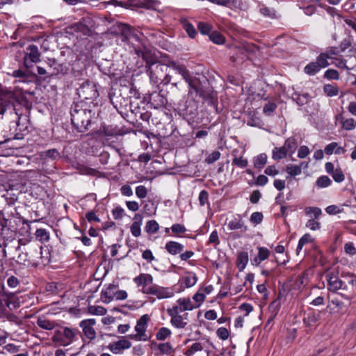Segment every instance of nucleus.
<instances>
[{"label":"nucleus","instance_id":"obj_34","mask_svg":"<svg viewBox=\"0 0 356 356\" xmlns=\"http://www.w3.org/2000/svg\"><path fill=\"white\" fill-rule=\"evenodd\" d=\"M175 70L181 74L186 82L190 83L191 76L188 70L184 65H175Z\"/></svg>","mask_w":356,"mask_h":356},{"label":"nucleus","instance_id":"obj_61","mask_svg":"<svg viewBox=\"0 0 356 356\" xmlns=\"http://www.w3.org/2000/svg\"><path fill=\"white\" fill-rule=\"evenodd\" d=\"M259 11L264 16H266V17H273L274 15L273 10H271L270 8H269L264 5L260 6Z\"/></svg>","mask_w":356,"mask_h":356},{"label":"nucleus","instance_id":"obj_28","mask_svg":"<svg viewBox=\"0 0 356 356\" xmlns=\"http://www.w3.org/2000/svg\"><path fill=\"white\" fill-rule=\"evenodd\" d=\"M321 67L318 65L317 62H312L307 65L305 68L304 71L306 74L309 75H314L317 72H318L321 70Z\"/></svg>","mask_w":356,"mask_h":356},{"label":"nucleus","instance_id":"obj_30","mask_svg":"<svg viewBox=\"0 0 356 356\" xmlns=\"http://www.w3.org/2000/svg\"><path fill=\"white\" fill-rule=\"evenodd\" d=\"M331 58V56L328 53H322L316 58V62L321 68L327 67L330 63L328 59Z\"/></svg>","mask_w":356,"mask_h":356},{"label":"nucleus","instance_id":"obj_45","mask_svg":"<svg viewBox=\"0 0 356 356\" xmlns=\"http://www.w3.org/2000/svg\"><path fill=\"white\" fill-rule=\"evenodd\" d=\"M305 226L312 231H316L321 229V223L316 221V219H309L306 222Z\"/></svg>","mask_w":356,"mask_h":356},{"label":"nucleus","instance_id":"obj_46","mask_svg":"<svg viewBox=\"0 0 356 356\" xmlns=\"http://www.w3.org/2000/svg\"><path fill=\"white\" fill-rule=\"evenodd\" d=\"M324 77L327 79L338 80L339 79V72L334 69H329L325 71Z\"/></svg>","mask_w":356,"mask_h":356},{"label":"nucleus","instance_id":"obj_64","mask_svg":"<svg viewBox=\"0 0 356 356\" xmlns=\"http://www.w3.org/2000/svg\"><path fill=\"white\" fill-rule=\"evenodd\" d=\"M325 211L330 215H334L339 213L340 212V209L336 205H330L325 209Z\"/></svg>","mask_w":356,"mask_h":356},{"label":"nucleus","instance_id":"obj_23","mask_svg":"<svg viewBox=\"0 0 356 356\" xmlns=\"http://www.w3.org/2000/svg\"><path fill=\"white\" fill-rule=\"evenodd\" d=\"M248 262V254L246 252H241L237 255V266L240 271H242L245 269L247 264Z\"/></svg>","mask_w":356,"mask_h":356},{"label":"nucleus","instance_id":"obj_6","mask_svg":"<svg viewBox=\"0 0 356 356\" xmlns=\"http://www.w3.org/2000/svg\"><path fill=\"white\" fill-rule=\"evenodd\" d=\"M190 87L197 95L202 98L204 102L211 106H215L218 97L217 93L211 88L204 89L201 87L190 83Z\"/></svg>","mask_w":356,"mask_h":356},{"label":"nucleus","instance_id":"obj_29","mask_svg":"<svg viewBox=\"0 0 356 356\" xmlns=\"http://www.w3.org/2000/svg\"><path fill=\"white\" fill-rule=\"evenodd\" d=\"M287 154V149H286L284 146L281 147H275L273 149L272 157L274 160H280L284 158Z\"/></svg>","mask_w":356,"mask_h":356},{"label":"nucleus","instance_id":"obj_50","mask_svg":"<svg viewBox=\"0 0 356 356\" xmlns=\"http://www.w3.org/2000/svg\"><path fill=\"white\" fill-rule=\"evenodd\" d=\"M220 153L218 151H213L206 159V162L208 163H213L220 159Z\"/></svg>","mask_w":356,"mask_h":356},{"label":"nucleus","instance_id":"obj_24","mask_svg":"<svg viewBox=\"0 0 356 356\" xmlns=\"http://www.w3.org/2000/svg\"><path fill=\"white\" fill-rule=\"evenodd\" d=\"M268 156L265 153L260 154L254 159V166L256 168L261 169L267 163Z\"/></svg>","mask_w":356,"mask_h":356},{"label":"nucleus","instance_id":"obj_38","mask_svg":"<svg viewBox=\"0 0 356 356\" xmlns=\"http://www.w3.org/2000/svg\"><path fill=\"white\" fill-rule=\"evenodd\" d=\"M203 346L200 342L194 343L185 353L186 356H192L195 353L200 351Z\"/></svg>","mask_w":356,"mask_h":356},{"label":"nucleus","instance_id":"obj_51","mask_svg":"<svg viewBox=\"0 0 356 356\" xmlns=\"http://www.w3.org/2000/svg\"><path fill=\"white\" fill-rule=\"evenodd\" d=\"M159 350L163 354H170L172 350V347L170 343H164L159 344Z\"/></svg>","mask_w":356,"mask_h":356},{"label":"nucleus","instance_id":"obj_10","mask_svg":"<svg viewBox=\"0 0 356 356\" xmlns=\"http://www.w3.org/2000/svg\"><path fill=\"white\" fill-rule=\"evenodd\" d=\"M96 321L93 318L83 320L80 323V327H82L85 336L89 339H93L96 337V332L93 325Z\"/></svg>","mask_w":356,"mask_h":356},{"label":"nucleus","instance_id":"obj_33","mask_svg":"<svg viewBox=\"0 0 356 356\" xmlns=\"http://www.w3.org/2000/svg\"><path fill=\"white\" fill-rule=\"evenodd\" d=\"M342 128L346 131L353 130L356 128V121L353 118L341 119Z\"/></svg>","mask_w":356,"mask_h":356},{"label":"nucleus","instance_id":"obj_13","mask_svg":"<svg viewBox=\"0 0 356 356\" xmlns=\"http://www.w3.org/2000/svg\"><path fill=\"white\" fill-rule=\"evenodd\" d=\"M131 346V342L127 339H123L116 342L110 343L108 348L112 353L118 354L123 350L129 348Z\"/></svg>","mask_w":356,"mask_h":356},{"label":"nucleus","instance_id":"obj_54","mask_svg":"<svg viewBox=\"0 0 356 356\" xmlns=\"http://www.w3.org/2000/svg\"><path fill=\"white\" fill-rule=\"evenodd\" d=\"M344 251L346 254L354 255L356 254V248L353 243H347L344 245Z\"/></svg>","mask_w":356,"mask_h":356},{"label":"nucleus","instance_id":"obj_60","mask_svg":"<svg viewBox=\"0 0 356 356\" xmlns=\"http://www.w3.org/2000/svg\"><path fill=\"white\" fill-rule=\"evenodd\" d=\"M337 143L336 142H332L330 144H328L325 147V152L326 154L327 155H330L332 154V153H334V151L335 149H337Z\"/></svg>","mask_w":356,"mask_h":356},{"label":"nucleus","instance_id":"obj_48","mask_svg":"<svg viewBox=\"0 0 356 356\" xmlns=\"http://www.w3.org/2000/svg\"><path fill=\"white\" fill-rule=\"evenodd\" d=\"M232 165H236L241 168H245L248 165V160L243 157H235L232 161Z\"/></svg>","mask_w":356,"mask_h":356},{"label":"nucleus","instance_id":"obj_42","mask_svg":"<svg viewBox=\"0 0 356 356\" xmlns=\"http://www.w3.org/2000/svg\"><path fill=\"white\" fill-rule=\"evenodd\" d=\"M284 148L287 149L288 153H293L296 147V143L295 139L289 138L284 143Z\"/></svg>","mask_w":356,"mask_h":356},{"label":"nucleus","instance_id":"obj_3","mask_svg":"<svg viewBox=\"0 0 356 356\" xmlns=\"http://www.w3.org/2000/svg\"><path fill=\"white\" fill-rule=\"evenodd\" d=\"M149 321L150 317L148 314H144L140 316L137 320L136 325L135 326V331L136 333L131 334L128 337L137 341H147L149 338L146 332Z\"/></svg>","mask_w":356,"mask_h":356},{"label":"nucleus","instance_id":"obj_14","mask_svg":"<svg viewBox=\"0 0 356 356\" xmlns=\"http://www.w3.org/2000/svg\"><path fill=\"white\" fill-rule=\"evenodd\" d=\"M120 32L122 41L123 42L129 41L131 38L136 40L138 39V35L134 33L132 28L127 24H122L120 26Z\"/></svg>","mask_w":356,"mask_h":356},{"label":"nucleus","instance_id":"obj_63","mask_svg":"<svg viewBox=\"0 0 356 356\" xmlns=\"http://www.w3.org/2000/svg\"><path fill=\"white\" fill-rule=\"evenodd\" d=\"M121 193L124 196H131L133 195V191L131 188L128 185H124L120 188Z\"/></svg>","mask_w":356,"mask_h":356},{"label":"nucleus","instance_id":"obj_5","mask_svg":"<svg viewBox=\"0 0 356 356\" xmlns=\"http://www.w3.org/2000/svg\"><path fill=\"white\" fill-rule=\"evenodd\" d=\"M75 336L74 330L65 327L63 330H56L52 337V340L61 346H66L74 341Z\"/></svg>","mask_w":356,"mask_h":356},{"label":"nucleus","instance_id":"obj_47","mask_svg":"<svg viewBox=\"0 0 356 356\" xmlns=\"http://www.w3.org/2000/svg\"><path fill=\"white\" fill-rule=\"evenodd\" d=\"M88 309L92 314L104 315L106 312V309L100 306H90Z\"/></svg>","mask_w":356,"mask_h":356},{"label":"nucleus","instance_id":"obj_25","mask_svg":"<svg viewBox=\"0 0 356 356\" xmlns=\"http://www.w3.org/2000/svg\"><path fill=\"white\" fill-rule=\"evenodd\" d=\"M177 303L179 305H181L183 309H186V311H191L194 308L199 307V305H193L190 298H186L178 299Z\"/></svg>","mask_w":356,"mask_h":356},{"label":"nucleus","instance_id":"obj_12","mask_svg":"<svg viewBox=\"0 0 356 356\" xmlns=\"http://www.w3.org/2000/svg\"><path fill=\"white\" fill-rule=\"evenodd\" d=\"M29 52L26 53L24 56V63L28 67V58L31 63H38L40 60V53L38 51V48L36 45L31 44L27 47Z\"/></svg>","mask_w":356,"mask_h":356},{"label":"nucleus","instance_id":"obj_16","mask_svg":"<svg viewBox=\"0 0 356 356\" xmlns=\"http://www.w3.org/2000/svg\"><path fill=\"white\" fill-rule=\"evenodd\" d=\"M142 216L140 214H136L134 216V222L131 224L130 230L133 236L138 237L141 234L140 226L142 224Z\"/></svg>","mask_w":356,"mask_h":356},{"label":"nucleus","instance_id":"obj_35","mask_svg":"<svg viewBox=\"0 0 356 356\" xmlns=\"http://www.w3.org/2000/svg\"><path fill=\"white\" fill-rule=\"evenodd\" d=\"M301 165H302V163ZM301 166L302 165H288L286 167V172L291 176L299 175L302 172Z\"/></svg>","mask_w":356,"mask_h":356},{"label":"nucleus","instance_id":"obj_4","mask_svg":"<svg viewBox=\"0 0 356 356\" xmlns=\"http://www.w3.org/2000/svg\"><path fill=\"white\" fill-rule=\"evenodd\" d=\"M76 91L79 98L83 100H93L99 96L96 84L88 80L80 84Z\"/></svg>","mask_w":356,"mask_h":356},{"label":"nucleus","instance_id":"obj_37","mask_svg":"<svg viewBox=\"0 0 356 356\" xmlns=\"http://www.w3.org/2000/svg\"><path fill=\"white\" fill-rule=\"evenodd\" d=\"M209 39L217 44H222L225 42V38L221 33L214 31L209 35Z\"/></svg>","mask_w":356,"mask_h":356},{"label":"nucleus","instance_id":"obj_36","mask_svg":"<svg viewBox=\"0 0 356 356\" xmlns=\"http://www.w3.org/2000/svg\"><path fill=\"white\" fill-rule=\"evenodd\" d=\"M159 229V225L156 220H149L145 226V231L147 233L154 234Z\"/></svg>","mask_w":356,"mask_h":356},{"label":"nucleus","instance_id":"obj_57","mask_svg":"<svg viewBox=\"0 0 356 356\" xmlns=\"http://www.w3.org/2000/svg\"><path fill=\"white\" fill-rule=\"evenodd\" d=\"M263 220V214L260 212H254L250 216V221L252 223L259 224Z\"/></svg>","mask_w":356,"mask_h":356},{"label":"nucleus","instance_id":"obj_9","mask_svg":"<svg viewBox=\"0 0 356 356\" xmlns=\"http://www.w3.org/2000/svg\"><path fill=\"white\" fill-rule=\"evenodd\" d=\"M174 291L171 288L163 287L157 284L152 285V289L149 290L148 295H154L159 299L169 298L174 296Z\"/></svg>","mask_w":356,"mask_h":356},{"label":"nucleus","instance_id":"obj_53","mask_svg":"<svg viewBox=\"0 0 356 356\" xmlns=\"http://www.w3.org/2000/svg\"><path fill=\"white\" fill-rule=\"evenodd\" d=\"M172 232L175 234H183L186 232V227L181 224H174L171 227Z\"/></svg>","mask_w":356,"mask_h":356},{"label":"nucleus","instance_id":"obj_40","mask_svg":"<svg viewBox=\"0 0 356 356\" xmlns=\"http://www.w3.org/2000/svg\"><path fill=\"white\" fill-rule=\"evenodd\" d=\"M35 236L42 242L48 241L49 239V234L44 229H38L35 232Z\"/></svg>","mask_w":356,"mask_h":356},{"label":"nucleus","instance_id":"obj_44","mask_svg":"<svg viewBox=\"0 0 356 356\" xmlns=\"http://www.w3.org/2000/svg\"><path fill=\"white\" fill-rule=\"evenodd\" d=\"M184 284L187 287H191L194 286L197 280L195 274H189L184 277Z\"/></svg>","mask_w":356,"mask_h":356},{"label":"nucleus","instance_id":"obj_58","mask_svg":"<svg viewBox=\"0 0 356 356\" xmlns=\"http://www.w3.org/2000/svg\"><path fill=\"white\" fill-rule=\"evenodd\" d=\"M216 333H217L218 337L222 340H225V339H228V337H229L228 330L225 327L218 328L217 330Z\"/></svg>","mask_w":356,"mask_h":356},{"label":"nucleus","instance_id":"obj_7","mask_svg":"<svg viewBox=\"0 0 356 356\" xmlns=\"http://www.w3.org/2000/svg\"><path fill=\"white\" fill-rule=\"evenodd\" d=\"M167 313L170 317V323L175 327L182 329L188 324V314H177V309H168Z\"/></svg>","mask_w":356,"mask_h":356},{"label":"nucleus","instance_id":"obj_21","mask_svg":"<svg viewBox=\"0 0 356 356\" xmlns=\"http://www.w3.org/2000/svg\"><path fill=\"white\" fill-rule=\"evenodd\" d=\"M305 215L309 219H318L322 214V211L316 207H307L305 208Z\"/></svg>","mask_w":356,"mask_h":356},{"label":"nucleus","instance_id":"obj_18","mask_svg":"<svg viewBox=\"0 0 356 356\" xmlns=\"http://www.w3.org/2000/svg\"><path fill=\"white\" fill-rule=\"evenodd\" d=\"M270 255L268 248L264 247L258 248V256L252 260L253 264L259 265L262 261L266 260Z\"/></svg>","mask_w":356,"mask_h":356},{"label":"nucleus","instance_id":"obj_15","mask_svg":"<svg viewBox=\"0 0 356 356\" xmlns=\"http://www.w3.org/2000/svg\"><path fill=\"white\" fill-rule=\"evenodd\" d=\"M328 289L331 291L335 292L339 289L345 288L344 282L339 280L336 276H330L327 279Z\"/></svg>","mask_w":356,"mask_h":356},{"label":"nucleus","instance_id":"obj_41","mask_svg":"<svg viewBox=\"0 0 356 356\" xmlns=\"http://www.w3.org/2000/svg\"><path fill=\"white\" fill-rule=\"evenodd\" d=\"M332 181L327 176H321L316 181L317 186L325 188L330 185Z\"/></svg>","mask_w":356,"mask_h":356},{"label":"nucleus","instance_id":"obj_49","mask_svg":"<svg viewBox=\"0 0 356 356\" xmlns=\"http://www.w3.org/2000/svg\"><path fill=\"white\" fill-rule=\"evenodd\" d=\"M332 176L336 182H341L344 180V175L341 169H336L332 173Z\"/></svg>","mask_w":356,"mask_h":356},{"label":"nucleus","instance_id":"obj_59","mask_svg":"<svg viewBox=\"0 0 356 356\" xmlns=\"http://www.w3.org/2000/svg\"><path fill=\"white\" fill-rule=\"evenodd\" d=\"M209 198L208 193L203 190L199 194V201L201 206H204L207 202Z\"/></svg>","mask_w":356,"mask_h":356},{"label":"nucleus","instance_id":"obj_1","mask_svg":"<svg viewBox=\"0 0 356 356\" xmlns=\"http://www.w3.org/2000/svg\"><path fill=\"white\" fill-rule=\"evenodd\" d=\"M92 118V111L75 104L71 109V121L73 126L79 132H84L88 129Z\"/></svg>","mask_w":356,"mask_h":356},{"label":"nucleus","instance_id":"obj_22","mask_svg":"<svg viewBox=\"0 0 356 356\" xmlns=\"http://www.w3.org/2000/svg\"><path fill=\"white\" fill-rule=\"evenodd\" d=\"M37 325L43 330H51L55 327V323L44 317H39L37 320Z\"/></svg>","mask_w":356,"mask_h":356},{"label":"nucleus","instance_id":"obj_19","mask_svg":"<svg viewBox=\"0 0 356 356\" xmlns=\"http://www.w3.org/2000/svg\"><path fill=\"white\" fill-rule=\"evenodd\" d=\"M166 250L171 254H177L184 250V245L176 241H170L165 244Z\"/></svg>","mask_w":356,"mask_h":356},{"label":"nucleus","instance_id":"obj_17","mask_svg":"<svg viewBox=\"0 0 356 356\" xmlns=\"http://www.w3.org/2000/svg\"><path fill=\"white\" fill-rule=\"evenodd\" d=\"M292 99L300 106H303L309 103L312 96L308 92L300 93L295 92L292 95Z\"/></svg>","mask_w":356,"mask_h":356},{"label":"nucleus","instance_id":"obj_8","mask_svg":"<svg viewBox=\"0 0 356 356\" xmlns=\"http://www.w3.org/2000/svg\"><path fill=\"white\" fill-rule=\"evenodd\" d=\"M134 282L138 287H141V291L145 293H149V290L152 289L153 284V277L148 273H140L134 278Z\"/></svg>","mask_w":356,"mask_h":356},{"label":"nucleus","instance_id":"obj_39","mask_svg":"<svg viewBox=\"0 0 356 356\" xmlns=\"http://www.w3.org/2000/svg\"><path fill=\"white\" fill-rule=\"evenodd\" d=\"M311 236L309 234H305L303 235L300 239L299 240L298 247L296 248L297 254H299V252L301 251L302 247L311 241Z\"/></svg>","mask_w":356,"mask_h":356},{"label":"nucleus","instance_id":"obj_43","mask_svg":"<svg viewBox=\"0 0 356 356\" xmlns=\"http://www.w3.org/2000/svg\"><path fill=\"white\" fill-rule=\"evenodd\" d=\"M198 30L203 35H207L211 30V25L205 22H199L197 25Z\"/></svg>","mask_w":356,"mask_h":356},{"label":"nucleus","instance_id":"obj_31","mask_svg":"<svg viewBox=\"0 0 356 356\" xmlns=\"http://www.w3.org/2000/svg\"><path fill=\"white\" fill-rule=\"evenodd\" d=\"M323 91L328 97H334L338 95L339 88L336 85L326 84L323 86Z\"/></svg>","mask_w":356,"mask_h":356},{"label":"nucleus","instance_id":"obj_55","mask_svg":"<svg viewBox=\"0 0 356 356\" xmlns=\"http://www.w3.org/2000/svg\"><path fill=\"white\" fill-rule=\"evenodd\" d=\"M276 108V105L275 104L273 103V102H268V104H266L264 108H263V111H264V113L266 115H270L271 113H273L274 112V111L275 110Z\"/></svg>","mask_w":356,"mask_h":356},{"label":"nucleus","instance_id":"obj_52","mask_svg":"<svg viewBox=\"0 0 356 356\" xmlns=\"http://www.w3.org/2000/svg\"><path fill=\"white\" fill-rule=\"evenodd\" d=\"M147 191L144 186H138L136 188V194L138 197L143 199L147 196Z\"/></svg>","mask_w":356,"mask_h":356},{"label":"nucleus","instance_id":"obj_11","mask_svg":"<svg viewBox=\"0 0 356 356\" xmlns=\"http://www.w3.org/2000/svg\"><path fill=\"white\" fill-rule=\"evenodd\" d=\"M227 227L229 230H237L239 231L241 234L248 231V226L245 224L244 220L240 215H238L236 217H234L232 220H231L228 222Z\"/></svg>","mask_w":356,"mask_h":356},{"label":"nucleus","instance_id":"obj_20","mask_svg":"<svg viewBox=\"0 0 356 356\" xmlns=\"http://www.w3.org/2000/svg\"><path fill=\"white\" fill-rule=\"evenodd\" d=\"M180 23L190 38H193L195 37L197 31L192 24H191L186 18H181Z\"/></svg>","mask_w":356,"mask_h":356},{"label":"nucleus","instance_id":"obj_62","mask_svg":"<svg viewBox=\"0 0 356 356\" xmlns=\"http://www.w3.org/2000/svg\"><path fill=\"white\" fill-rule=\"evenodd\" d=\"M124 214V209L120 207L115 208L113 210V216L115 220L121 219Z\"/></svg>","mask_w":356,"mask_h":356},{"label":"nucleus","instance_id":"obj_32","mask_svg":"<svg viewBox=\"0 0 356 356\" xmlns=\"http://www.w3.org/2000/svg\"><path fill=\"white\" fill-rule=\"evenodd\" d=\"M171 334H172L171 330L169 328L165 327H162L158 330V332L156 334V338L159 341H163L165 339H167L168 337H170L171 335Z\"/></svg>","mask_w":356,"mask_h":356},{"label":"nucleus","instance_id":"obj_2","mask_svg":"<svg viewBox=\"0 0 356 356\" xmlns=\"http://www.w3.org/2000/svg\"><path fill=\"white\" fill-rule=\"evenodd\" d=\"M16 102L17 97L13 92L0 87V115L7 112L12 113L15 109Z\"/></svg>","mask_w":356,"mask_h":356},{"label":"nucleus","instance_id":"obj_26","mask_svg":"<svg viewBox=\"0 0 356 356\" xmlns=\"http://www.w3.org/2000/svg\"><path fill=\"white\" fill-rule=\"evenodd\" d=\"M321 317V312H312L307 314V316L304 318V323L307 325H312L316 323Z\"/></svg>","mask_w":356,"mask_h":356},{"label":"nucleus","instance_id":"obj_27","mask_svg":"<svg viewBox=\"0 0 356 356\" xmlns=\"http://www.w3.org/2000/svg\"><path fill=\"white\" fill-rule=\"evenodd\" d=\"M40 156L44 159H51L52 160H56L60 157V153L56 149H51L42 152L40 153Z\"/></svg>","mask_w":356,"mask_h":356},{"label":"nucleus","instance_id":"obj_56","mask_svg":"<svg viewBox=\"0 0 356 356\" xmlns=\"http://www.w3.org/2000/svg\"><path fill=\"white\" fill-rule=\"evenodd\" d=\"M309 154V149L307 146L302 145L299 147L298 151V156L300 159L305 158Z\"/></svg>","mask_w":356,"mask_h":356}]
</instances>
